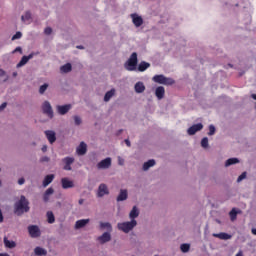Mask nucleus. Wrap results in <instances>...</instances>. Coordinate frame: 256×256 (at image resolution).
Listing matches in <instances>:
<instances>
[{
  "label": "nucleus",
  "mask_w": 256,
  "mask_h": 256,
  "mask_svg": "<svg viewBox=\"0 0 256 256\" xmlns=\"http://www.w3.org/2000/svg\"><path fill=\"white\" fill-rule=\"evenodd\" d=\"M29 200L25 196H21L20 200L15 203L14 213L16 215H23V213H29Z\"/></svg>",
  "instance_id": "f257e3e1"
},
{
  "label": "nucleus",
  "mask_w": 256,
  "mask_h": 256,
  "mask_svg": "<svg viewBox=\"0 0 256 256\" xmlns=\"http://www.w3.org/2000/svg\"><path fill=\"white\" fill-rule=\"evenodd\" d=\"M119 231H123V233H129L133 231L134 227H137V220H131L130 222H122L117 225Z\"/></svg>",
  "instance_id": "f03ea898"
},
{
  "label": "nucleus",
  "mask_w": 256,
  "mask_h": 256,
  "mask_svg": "<svg viewBox=\"0 0 256 256\" xmlns=\"http://www.w3.org/2000/svg\"><path fill=\"white\" fill-rule=\"evenodd\" d=\"M137 63H138L137 53L133 52L129 57L128 61L125 63V69L127 71H135V69H137Z\"/></svg>",
  "instance_id": "7ed1b4c3"
},
{
  "label": "nucleus",
  "mask_w": 256,
  "mask_h": 256,
  "mask_svg": "<svg viewBox=\"0 0 256 256\" xmlns=\"http://www.w3.org/2000/svg\"><path fill=\"white\" fill-rule=\"evenodd\" d=\"M153 81L155 83H159V85H173V83H175V81L173 79L167 78L163 74L155 75L153 77Z\"/></svg>",
  "instance_id": "20e7f679"
},
{
  "label": "nucleus",
  "mask_w": 256,
  "mask_h": 256,
  "mask_svg": "<svg viewBox=\"0 0 256 256\" xmlns=\"http://www.w3.org/2000/svg\"><path fill=\"white\" fill-rule=\"evenodd\" d=\"M28 232L30 237L33 239H37V237H41V229L37 225H30L28 226Z\"/></svg>",
  "instance_id": "39448f33"
},
{
  "label": "nucleus",
  "mask_w": 256,
  "mask_h": 256,
  "mask_svg": "<svg viewBox=\"0 0 256 256\" xmlns=\"http://www.w3.org/2000/svg\"><path fill=\"white\" fill-rule=\"evenodd\" d=\"M42 111L44 115H47L49 119H53V108L51 107V103L49 101H45L42 105Z\"/></svg>",
  "instance_id": "423d86ee"
},
{
  "label": "nucleus",
  "mask_w": 256,
  "mask_h": 256,
  "mask_svg": "<svg viewBox=\"0 0 256 256\" xmlns=\"http://www.w3.org/2000/svg\"><path fill=\"white\" fill-rule=\"evenodd\" d=\"M62 162L65 164L64 165V171H71V165L75 163V158L73 157H65L62 159Z\"/></svg>",
  "instance_id": "0eeeda50"
},
{
  "label": "nucleus",
  "mask_w": 256,
  "mask_h": 256,
  "mask_svg": "<svg viewBox=\"0 0 256 256\" xmlns=\"http://www.w3.org/2000/svg\"><path fill=\"white\" fill-rule=\"evenodd\" d=\"M105 195H109V188H107V184H100L98 187L97 197H105Z\"/></svg>",
  "instance_id": "6e6552de"
},
{
  "label": "nucleus",
  "mask_w": 256,
  "mask_h": 256,
  "mask_svg": "<svg viewBox=\"0 0 256 256\" xmlns=\"http://www.w3.org/2000/svg\"><path fill=\"white\" fill-rule=\"evenodd\" d=\"M97 241H99L101 245H105V243H109V241H111V234L109 232H104L97 238Z\"/></svg>",
  "instance_id": "1a4fd4ad"
},
{
  "label": "nucleus",
  "mask_w": 256,
  "mask_h": 256,
  "mask_svg": "<svg viewBox=\"0 0 256 256\" xmlns=\"http://www.w3.org/2000/svg\"><path fill=\"white\" fill-rule=\"evenodd\" d=\"M201 129H203V124H194L190 128H188L187 133L188 135H195V133H197V131H201Z\"/></svg>",
  "instance_id": "9d476101"
},
{
  "label": "nucleus",
  "mask_w": 256,
  "mask_h": 256,
  "mask_svg": "<svg viewBox=\"0 0 256 256\" xmlns=\"http://www.w3.org/2000/svg\"><path fill=\"white\" fill-rule=\"evenodd\" d=\"M111 167V158H106L104 160H101L97 164L98 169H109Z\"/></svg>",
  "instance_id": "9b49d317"
},
{
  "label": "nucleus",
  "mask_w": 256,
  "mask_h": 256,
  "mask_svg": "<svg viewBox=\"0 0 256 256\" xmlns=\"http://www.w3.org/2000/svg\"><path fill=\"white\" fill-rule=\"evenodd\" d=\"M130 17L135 27H141V25H143V18L141 16L137 14H131Z\"/></svg>",
  "instance_id": "f8f14e48"
},
{
  "label": "nucleus",
  "mask_w": 256,
  "mask_h": 256,
  "mask_svg": "<svg viewBox=\"0 0 256 256\" xmlns=\"http://www.w3.org/2000/svg\"><path fill=\"white\" fill-rule=\"evenodd\" d=\"M71 110V104L57 106V111L59 115H67L69 111Z\"/></svg>",
  "instance_id": "ddd939ff"
},
{
  "label": "nucleus",
  "mask_w": 256,
  "mask_h": 256,
  "mask_svg": "<svg viewBox=\"0 0 256 256\" xmlns=\"http://www.w3.org/2000/svg\"><path fill=\"white\" fill-rule=\"evenodd\" d=\"M62 188L64 189H73L75 187V184L73 181L69 180V178H62L61 179Z\"/></svg>",
  "instance_id": "4468645a"
},
{
  "label": "nucleus",
  "mask_w": 256,
  "mask_h": 256,
  "mask_svg": "<svg viewBox=\"0 0 256 256\" xmlns=\"http://www.w3.org/2000/svg\"><path fill=\"white\" fill-rule=\"evenodd\" d=\"M45 135H46L49 143H51V145H53V143H55V141H57V136H55V132H53L51 130H46Z\"/></svg>",
  "instance_id": "2eb2a0df"
},
{
  "label": "nucleus",
  "mask_w": 256,
  "mask_h": 256,
  "mask_svg": "<svg viewBox=\"0 0 256 256\" xmlns=\"http://www.w3.org/2000/svg\"><path fill=\"white\" fill-rule=\"evenodd\" d=\"M155 95H156L157 99H159V101H161V99H163V97H165V87H163V86L157 87L155 90Z\"/></svg>",
  "instance_id": "dca6fc26"
},
{
  "label": "nucleus",
  "mask_w": 256,
  "mask_h": 256,
  "mask_svg": "<svg viewBox=\"0 0 256 256\" xmlns=\"http://www.w3.org/2000/svg\"><path fill=\"white\" fill-rule=\"evenodd\" d=\"M76 153L77 155H85V153H87V144L85 142H81L76 149Z\"/></svg>",
  "instance_id": "f3484780"
},
{
  "label": "nucleus",
  "mask_w": 256,
  "mask_h": 256,
  "mask_svg": "<svg viewBox=\"0 0 256 256\" xmlns=\"http://www.w3.org/2000/svg\"><path fill=\"white\" fill-rule=\"evenodd\" d=\"M29 59H33V54H30L28 56H23L20 60V62L17 64V67H23L24 65H27L29 63Z\"/></svg>",
  "instance_id": "a211bd4d"
},
{
  "label": "nucleus",
  "mask_w": 256,
  "mask_h": 256,
  "mask_svg": "<svg viewBox=\"0 0 256 256\" xmlns=\"http://www.w3.org/2000/svg\"><path fill=\"white\" fill-rule=\"evenodd\" d=\"M53 179H55V174L46 175L43 180V187H47L48 185H51V183H53Z\"/></svg>",
  "instance_id": "6ab92c4d"
},
{
  "label": "nucleus",
  "mask_w": 256,
  "mask_h": 256,
  "mask_svg": "<svg viewBox=\"0 0 256 256\" xmlns=\"http://www.w3.org/2000/svg\"><path fill=\"white\" fill-rule=\"evenodd\" d=\"M4 245L7 249H15V247H17V243L13 240H9L7 237H4Z\"/></svg>",
  "instance_id": "aec40b11"
},
{
  "label": "nucleus",
  "mask_w": 256,
  "mask_h": 256,
  "mask_svg": "<svg viewBox=\"0 0 256 256\" xmlns=\"http://www.w3.org/2000/svg\"><path fill=\"white\" fill-rule=\"evenodd\" d=\"M89 221V219L77 220L75 223V229H83V227H85V225H87Z\"/></svg>",
  "instance_id": "412c9836"
},
{
  "label": "nucleus",
  "mask_w": 256,
  "mask_h": 256,
  "mask_svg": "<svg viewBox=\"0 0 256 256\" xmlns=\"http://www.w3.org/2000/svg\"><path fill=\"white\" fill-rule=\"evenodd\" d=\"M151 67V64L145 61H142L139 65H138V71H140V73H143L144 71H147V69H149Z\"/></svg>",
  "instance_id": "4be33fe9"
},
{
  "label": "nucleus",
  "mask_w": 256,
  "mask_h": 256,
  "mask_svg": "<svg viewBox=\"0 0 256 256\" xmlns=\"http://www.w3.org/2000/svg\"><path fill=\"white\" fill-rule=\"evenodd\" d=\"M213 237H216L217 239H222L224 241H227L228 239H231V235L225 233V232H221L218 234H213Z\"/></svg>",
  "instance_id": "5701e85b"
},
{
  "label": "nucleus",
  "mask_w": 256,
  "mask_h": 256,
  "mask_svg": "<svg viewBox=\"0 0 256 256\" xmlns=\"http://www.w3.org/2000/svg\"><path fill=\"white\" fill-rule=\"evenodd\" d=\"M72 69L71 63H66L60 67L61 73H71Z\"/></svg>",
  "instance_id": "b1692460"
},
{
  "label": "nucleus",
  "mask_w": 256,
  "mask_h": 256,
  "mask_svg": "<svg viewBox=\"0 0 256 256\" xmlns=\"http://www.w3.org/2000/svg\"><path fill=\"white\" fill-rule=\"evenodd\" d=\"M134 89L136 93H143V91H145V84H143V82H137Z\"/></svg>",
  "instance_id": "393cba45"
},
{
  "label": "nucleus",
  "mask_w": 256,
  "mask_h": 256,
  "mask_svg": "<svg viewBox=\"0 0 256 256\" xmlns=\"http://www.w3.org/2000/svg\"><path fill=\"white\" fill-rule=\"evenodd\" d=\"M130 219L135 220L137 217H139V210L137 209V206H134L129 214Z\"/></svg>",
  "instance_id": "a878e982"
},
{
  "label": "nucleus",
  "mask_w": 256,
  "mask_h": 256,
  "mask_svg": "<svg viewBox=\"0 0 256 256\" xmlns=\"http://www.w3.org/2000/svg\"><path fill=\"white\" fill-rule=\"evenodd\" d=\"M34 253H35L36 256H45V255H47V251L44 248H41L39 246H37L34 249Z\"/></svg>",
  "instance_id": "bb28decb"
},
{
  "label": "nucleus",
  "mask_w": 256,
  "mask_h": 256,
  "mask_svg": "<svg viewBox=\"0 0 256 256\" xmlns=\"http://www.w3.org/2000/svg\"><path fill=\"white\" fill-rule=\"evenodd\" d=\"M128 197L127 190H120V193L117 197V201H126Z\"/></svg>",
  "instance_id": "cd10ccee"
},
{
  "label": "nucleus",
  "mask_w": 256,
  "mask_h": 256,
  "mask_svg": "<svg viewBox=\"0 0 256 256\" xmlns=\"http://www.w3.org/2000/svg\"><path fill=\"white\" fill-rule=\"evenodd\" d=\"M155 165V160L151 159L144 163L143 165V171H148L150 167H153Z\"/></svg>",
  "instance_id": "c85d7f7f"
},
{
  "label": "nucleus",
  "mask_w": 256,
  "mask_h": 256,
  "mask_svg": "<svg viewBox=\"0 0 256 256\" xmlns=\"http://www.w3.org/2000/svg\"><path fill=\"white\" fill-rule=\"evenodd\" d=\"M100 229H107L108 231H113V226L109 222H100Z\"/></svg>",
  "instance_id": "c756f323"
},
{
  "label": "nucleus",
  "mask_w": 256,
  "mask_h": 256,
  "mask_svg": "<svg viewBox=\"0 0 256 256\" xmlns=\"http://www.w3.org/2000/svg\"><path fill=\"white\" fill-rule=\"evenodd\" d=\"M113 95H115V89H111L110 91L106 92L105 96H104V101H110L111 97H113Z\"/></svg>",
  "instance_id": "7c9ffc66"
},
{
  "label": "nucleus",
  "mask_w": 256,
  "mask_h": 256,
  "mask_svg": "<svg viewBox=\"0 0 256 256\" xmlns=\"http://www.w3.org/2000/svg\"><path fill=\"white\" fill-rule=\"evenodd\" d=\"M239 163V159L237 158H229L226 163H225V167H230V165H235Z\"/></svg>",
  "instance_id": "2f4dec72"
},
{
  "label": "nucleus",
  "mask_w": 256,
  "mask_h": 256,
  "mask_svg": "<svg viewBox=\"0 0 256 256\" xmlns=\"http://www.w3.org/2000/svg\"><path fill=\"white\" fill-rule=\"evenodd\" d=\"M47 221L50 224L55 223V215L51 211L47 212Z\"/></svg>",
  "instance_id": "473e14b6"
},
{
  "label": "nucleus",
  "mask_w": 256,
  "mask_h": 256,
  "mask_svg": "<svg viewBox=\"0 0 256 256\" xmlns=\"http://www.w3.org/2000/svg\"><path fill=\"white\" fill-rule=\"evenodd\" d=\"M180 249H181L182 253H189V249H191V245L181 244Z\"/></svg>",
  "instance_id": "72a5a7b5"
},
{
  "label": "nucleus",
  "mask_w": 256,
  "mask_h": 256,
  "mask_svg": "<svg viewBox=\"0 0 256 256\" xmlns=\"http://www.w3.org/2000/svg\"><path fill=\"white\" fill-rule=\"evenodd\" d=\"M23 23H26V21H31V12L27 11L25 15L21 17Z\"/></svg>",
  "instance_id": "f704fd0d"
},
{
  "label": "nucleus",
  "mask_w": 256,
  "mask_h": 256,
  "mask_svg": "<svg viewBox=\"0 0 256 256\" xmlns=\"http://www.w3.org/2000/svg\"><path fill=\"white\" fill-rule=\"evenodd\" d=\"M201 147H203L204 149H207L209 147V138L204 137L201 140Z\"/></svg>",
  "instance_id": "c9c22d12"
},
{
  "label": "nucleus",
  "mask_w": 256,
  "mask_h": 256,
  "mask_svg": "<svg viewBox=\"0 0 256 256\" xmlns=\"http://www.w3.org/2000/svg\"><path fill=\"white\" fill-rule=\"evenodd\" d=\"M231 221H235L237 219V210L233 208L229 213Z\"/></svg>",
  "instance_id": "e433bc0d"
},
{
  "label": "nucleus",
  "mask_w": 256,
  "mask_h": 256,
  "mask_svg": "<svg viewBox=\"0 0 256 256\" xmlns=\"http://www.w3.org/2000/svg\"><path fill=\"white\" fill-rule=\"evenodd\" d=\"M48 87H49V84H43L42 86H40V88H39L40 95H43V93H45L47 91Z\"/></svg>",
  "instance_id": "4c0bfd02"
},
{
  "label": "nucleus",
  "mask_w": 256,
  "mask_h": 256,
  "mask_svg": "<svg viewBox=\"0 0 256 256\" xmlns=\"http://www.w3.org/2000/svg\"><path fill=\"white\" fill-rule=\"evenodd\" d=\"M21 37H23V34L21 32H16V34L14 36H12V41L21 39Z\"/></svg>",
  "instance_id": "58836bf2"
},
{
  "label": "nucleus",
  "mask_w": 256,
  "mask_h": 256,
  "mask_svg": "<svg viewBox=\"0 0 256 256\" xmlns=\"http://www.w3.org/2000/svg\"><path fill=\"white\" fill-rule=\"evenodd\" d=\"M245 177H247V172H243L237 179L238 183H241V181H243V179H245Z\"/></svg>",
  "instance_id": "ea45409f"
},
{
  "label": "nucleus",
  "mask_w": 256,
  "mask_h": 256,
  "mask_svg": "<svg viewBox=\"0 0 256 256\" xmlns=\"http://www.w3.org/2000/svg\"><path fill=\"white\" fill-rule=\"evenodd\" d=\"M74 123L75 125H80L82 123L81 117L74 116Z\"/></svg>",
  "instance_id": "a19ab883"
},
{
  "label": "nucleus",
  "mask_w": 256,
  "mask_h": 256,
  "mask_svg": "<svg viewBox=\"0 0 256 256\" xmlns=\"http://www.w3.org/2000/svg\"><path fill=\"white\" fill-rule=\"evenodd\" d=\"M208 135H215V126L213 125H210L209 126V132H208Z\"/></svg>",
  "instance_id": "79ce46f5"
},
{
  "label": "nucleus",
  "mask_w": 256,
  "mask_h": 256,
  "mask_svg": "<svg viewBox=\"0 0 256 256\" xmlns=\"http://www.w3.org/2000/svg\"><path fill=\"white\" fill-rule=\"evenodd\" d=\"M45 35H51L53 33V29L51 27H47L44 30Z\"/></svg>",
  "instance_id": "37998d69"
},
{
  "label": "nucleus",
  "mask_w": 256,
  "mask_h": 256,
  "mask_svg": "<svg viewBox=\"0 0 256 256\" xmlns=\"http://www.w3.org/2000/svg\"><path fill=\"white\" fill-rule=\"evenodd\" d=\"M53 193H55V190L53 188H48L46 191H45V194L46 195H53Z\"/></svg>",
  "instance_id": "c03bdc74"
},
{
  "label": "nucleus",
  "mask_w": 256,
  "mask_h": 256,
  "mask_svg": "<svg viewBox=\"0 0 256 256\" xmlns=\"http://www.w3.org/2000/svg\"><path fill=\"white\" fill-rule=\"evenodd\" d=\"M40 161H41V163H48L49 157L44 156V157H42V158L40 159Z\"/></svg>",
  "instance_id": "a18cd8bd"
},
{
  "label": "nucleus",
  "mask_w": 256,
  "mask_h": 256,
  "mask_svg": "<svg viewBox=\"0 0 256 256\" xmlns=\"http://www.w3.org/2000/svg\"><path fill=\"white\" fill-rule=\"evenodd\" d=\"M25 184V178H20L18 180V185H24Z\"/></svg>",
  "instance_id": "49530a36"
},
{
  "label": "nucleus",
  "mask_w": 256,
  "mask_h": 256,
  "mask_svg": "<svg viewBox=\"0 0 256 256\" xmlns=\"http://www.w3.org/2000/svg\"><path fill=\"white\" fill-rule=\"evenodd\" d=\"M6 107H7L6 102L2 103V104L0 105V111H3V109H5Z\"/></svg>",
  "instance_id": "de8ad7c7"
},
{
  "label": "nucleus",
  "mask_w": 256,
  "mask_h": 256,
  "mask_svg": "<svg viewBox=\"0 0 256 256\" xmlns=\"http://www.w3.org/2000/svg\"><path fill=\"white\" fill-rule=\"evenodd\" d=\"M43 199L44 202L47 203V201H49V195L44 193Z\"/></svg>",
  "instance_id": "09e8293b"
},
{
  "label": "nucleus",
  "mask_w": 256,
  "mask_h": 256,
  "mask_svg": "<svg viewBox=\"0 0 256 256\" xmlns=\"http://www.w3.org/2000/svg\"><path fill=\"white\" fill-rule=\"evenodd\" d=\"M21 51H22L21 47H17L15 50L12 51V53H17V52L21 53Z\"/></svg>",
  "instance_id": "8fccbe9b"
},
{
  "label": "nucleus",
  "mask_w": 256,
  "mask_h": 256,
  "mask_svg": "<svg viewBox=\"0 0 256 256\" xmlns=\"http://www.w3.org/2000/svg\"><path fill=\"white\" fill-rule=\"evenodd\" d=\"M118 163L119 165H123V163H125V160H123L121 157H118Z\"/></svg>",
  "instance_id": "3c124183"
},
{
  "label": "nucleus",
  "mask_w": 256,
  "mask_h": 256,
  "mask_svg": "<svg viewBox=\"0 0 256 256\" xmlns=\"http://www.w3.org/2000/svg\"><path fill=\"white\" fill-rule=\"evenodd\" d=\"M124 141H125L127 147H131V141H129V139H125Z\"/></svg>",
  "instance_id": "603ef678"
},
{
  "label": "nucleus",
  "mask_w": 256,
  "mask_h": 256,
  "mask_svg": "<svg viewBox=\"0 0 256 256\" xmlns=\"http://www.w3.org/2000/svg\"><path fill=\"white\" fill-rule=\"evenodd\" d=\"M0 223H3V212L0 209Z\"/></svg>",
  "instance_id": "864d4df0"
},
{
  "label": "nucleus",
  "mask_w": 256,
  "mask_h": 256,
  "mask_svg": "<svg viewBox=\"0 0 256 256\" xmlns=\"http://www.w3.org/2000/svg\"><path fill=\"white\" fill-rule=\"evenodd\" d=\"M42 151H43V153H45V152L47 151V145H44V146L42 147Z\"/></svg>",
  "instance_id": "5fc2aeb1"
},
{
  "label": "nucleus",
  "mask_w": 256,
  "mask_h": 256,
  "mask_svg": "<svg viewBox=\"0 0 256 256\" xmlns=\"http://www.w3.org/2000/svg\"><path fill=\"white\" fill-rule=\"evenodd\" d=\"M236 256H243V252L239 251Z\"/></svg>",
  "instance_id": "6e6d98bb"
},
{
  "label": "nucleus",
  "mask_w": 256,
  "mask_h": 256,
  "mask_svg": "<svg viewBox=\"0 0 256 256\" xmlns=\"http://www.w3.org/2000/svg\"><path fill=\"white\" fill-rule=\"evenodd\" d=\"M79 205H83V199L79 200Z\"/></svg>",
  "instance_id": "4d7b16f0"
},
{
  "label": "nucleus",
  "mask_w": 256,
  "mask_h": 256,
  "mask_svg": "<svg viewBox=\"0 0 256 256\" xmlns=\"http://www.w3.org/2000/svg\"><path fill=\"white\" fill-rule=\"evenodd\" d=\"M253 235H256V229H252Z\"/></svg>",
  "instance_id": "13d9d810"
},
{
  "label": "nucleus",
  "mask_w": 256,
  "mask_h": 256,
  "mask_svg": "<svg viewBox=\"0 0 256 256\" xmlns=\"http://www.w3.org/2000/svg\"><path fill=\"white\" fill-rule=\"evenodd\" d=\"M13 77H17V72H14V73H13Z\"/></svg>",
  "instance_id": "bf43d9fd"
},
{
  "label": "nucleus",
  "mask_w": 256,
  "mask_h": 256,
  "mask_svg": "<svg viewBox=\"0 0 256 256\" xmlns=\"http://www.w3.org/2000/svg\"><path fill=\"white\" fill-rule=\"evenodd\" d=\"M77 49H83V46H77Z\"/></svg>",
  "instance_id": "052dcab7"
},
{
  "label": "nucleus",
  "mask_w": 256,
  "mask_h": 256,
  "mask_svg": "<svg viewBox=\"0 0 256 256\" xmlns=\"http://www.w3.org/2000/svg\"><path fill=\"white\" fill-rule=\"evenodd\" d=\"M1 75H5V71L2 70Z\"/></svg>",
  "instance_id": "680f3d73"
}]
</instances>
